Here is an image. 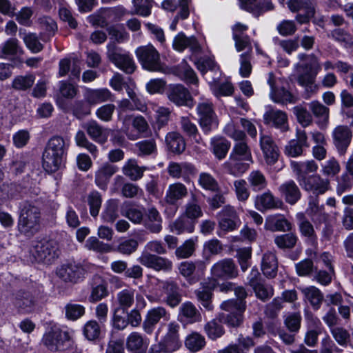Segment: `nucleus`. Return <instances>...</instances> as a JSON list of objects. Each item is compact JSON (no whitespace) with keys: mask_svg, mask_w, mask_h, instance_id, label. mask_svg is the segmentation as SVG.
<instances>
[{"mask_svg":"<svg viewBox=\"0 0 353 353\" xmlns=\"http://www.w3.org/2000/svg\"><path fill=\"white\" fill-rule=\"evenodd\" d=\"M221 77V76L206 77L213 94L216 97L232 95L234 92L233 85L228 81H222Z\"/></svg>","mask_w":353,"mask_h":353,"instance_id":"24","label":"nucleus"},{"mask_svg":"<svg viewBox=\"0 0 353 353\" xmlns=\"http://www.w3.org/2000/svg\"><path fill=\"white\" fill-rule=\"evenodd\" d=\"M85 101L90 105H97L113 101V94L108 88L92 89L86 88L83 93Z\"/></svg>","mask_w":353,"mask_h":353,"instance_id":"29","label":"nucleus"},{"mask_svg":"<svg viewBox=\"0 0 353 353\" xmlns=\"http://www.w3.org/2000/svg\"><path fill=\"white\" fill-rule=\"evenodd\" d=\"M158 286L161 288L165 296L163 300L170 307H174L181 301V295L178 285L173 281H159Z\"/></svg>","mask_w":353,"mask_h":353,"instance_id":"20","label":"nucleus"},{"mask_svg":"<svg viewBox=\"0 0 353 353\" xmlns=\"http://www.w3.org/2000/svg\"><path fill=\"white\" fill-rule=\"evenodd\" d=\"M309 57L310 60L307 63L294 65L295 79L298 84L304 88L305 93L308 97L318 90V85L315 81L317 74L321 70L319 59L314 54H311Z\"/></svg>","mask_w":353,"mask_h":353,"instance_id":"2","label":"nucleus"},{"mask_svg":"<svg viewBox=\"0 0 353 353\" xmlns=\"http://www.w3.org/2000/svg\"><path fill=\"white\" fill-rule=\"evenodd\" d=\"M219 214V227L224 232L234 230L241 223L236 211L232 206H225Z\"/></svg>","mask_w":353,"mask_h":353,"instance_id":"18","label":"nucleus"},{"mask_svg":"<svg viewBox=\"0 0 353 353\" xmlns=\"http://www.w3.org/2000/svg\"><path fill=\"white\" fill-rule=\"evenodd\" d=\"M14 306L21 313H30L35 310L36 304L32 295L26 292H19L13 300Z\"/></svg>","mask_w":353,"mask_h":353,"instance_id":"35","label":"nucleus"},{"mask_svg":"<svg viewBox=\"0 0 353 353\" xmlns=\"http://www.w3.org/2000/svg\"><path fill=\"white\" fill-rule=\"evenodd\" d=\"M303 189L312 192L317 196L325 193L330 188V182L327 179L321 178L319 175H313L305 179L301 184Z\"/></svg>","mask_w":353,"mask_h":353,"instance_id":"27","label":"nucleus"},{"mask_svg":"<svg viewBox=\"0 0 353 353\" xmlns=\"http://www.w3.org/2000/svg\"><path fill=\"white\" fill-rule=\"evenodd\" d=\"M277 259L273 252H268L263 254L261 261V270L267 277L273 278L277 272Z\"/></svg>","mask_w":353,"mask_h":353,"instance_id":"46","label":"nucleus"},{"mask_svg":"<svg viewBox=\"0 0 353 353\" xmlns=\"http://www.w3.org/2000/svg\"><path fill=\"white\" fill-rule=\"evenodd\" d=\"M260 147L268 165H274L279 156V148L272 137L267 134H260Z\"/></svg>","mask_w":353,"mask_h":353,"instance_id":"21","label":"nucleus"},{"mask_svg":"<svg viewBox=\"0 0 353 353\" xmlns=\"http://www.w3.org/2000/svg\"><path fill=\"white\" fill-rule=\"evenodd\" d=\"M188 191L186 186L180 182L169 185L165 196L166 203L175 205L188 196Z\"/></svg>","mask_w":353,"mask_h":353,"instance_id":"36","label":"nucleus"},{"mask_svg":"<svg viewBox=\"0 0 353 353\" xmlns=\"http://www.w3.org/2000/svg\"><path fill=\"white\" fill-rule=\"evenodd\" d=\"M165 143L168 149L174 153L180 154L185 149V143L183 137L176 132L167 134Z\"/></svg>","mask_w":353,"mask_h":353,"instance_id":"50","label":"nucleus"},{"mask_svg":"<svg viewBox=\"0 0 353 353\" xmlns=\"http://www.w3.org/2000/svg\"><path fill=\"white\" fill-rule=\"evenodd\" d=\"M68 147L69 141L65 140L61 137L54 136L48 141L45 150L66 156Z\"/></svg>","mask_w":353,"mask_h":353,"instance_id":"54","label":"nucleus"},{"mask_svg":"<svg viewBox=\"0 0 353 353\" xmlns=\"http://www.w3.org/2000/svg\"><path fill=\"white\" fill-rule=\"evenodd\" d=\"M107 48L108 59L118 68L127 74H132L134 72L136 64L132 57L128 52L111 43L108 44Z\"/></svg>","mask_w":353,"mask_h":353,"instance_id":"7","label":"nucleus"},{"mask_svg":"<svg viewBox=\"0 0 353 353\" xmlns=\"http://www.w3.org/2000/svg\"><path fill=\"white\" fill-rule=\"evenodd\" d=\"M135 54L143 69L150 72H167V67L161 63L160 54L153 46L139 47L135 50Z\"/></svg>","mask_w":353,"mask_h":353,"instance_id":"5","label":"nucleus"},{"mask_svg":"<svg viewBox=\"0 0 353 353\" xmlns=\"http://www.w3.org/2000/svg\"><path fill=\"white\" fill-rule=\"evenodd\" d=\"M204 330L208 338L212 340H216L221 337L225 333L223 325L217 319H212L208 322L204 327Z\"/></svg>","mask_w":353,"mask_h":353,"instance_id":"61","label":"nucleus"},{"mask_svg":"<svg viewBox=\"0 0 353 353\" xmlns=\"http://www.w3.org/2000/svg\"><path fill=\"white\" fill-rule=\"evenodd\" d=\"M221 308L229 312L225 322L232 327L239 326L242 321V315L245 310V301L229 299L221 304Z\"/></svg>","mask_w":353,"mask_h":353,"instance_id":"9","label":"nucleus"},{"mask_svg":"<svg viewBox=\"0 0 353 353\" xmlns=\"http://www.w3.org/2000/svg\"><path fill=\"white\" fill-rule=\"evenodd\" d=\"M179 319L186 323H194L201 321L200 312L190 301L183 303L179 308Z\"/></svg>","mask_w":353,"mask_h":353,"instance_id":"37","label":"nucleus"},{"mask_svg":"<svg viewBox=\"0 0 353 353\" xmlns=\"http://www.w3.org/2000/svg\"><path fill=\"white\" fill-rule=\"evenodd\" d=\"M212 279H232L238 274L236 267L230 259H224L214 263L210 270Z\"/></svg>","mask_w":353,"mask_h":353,"instance_id":"15","label":"nucleus"},{"mask_svg":"<svg viewBox=\"0 0 353 353\" xmlns=\"http://www.w3.org/2000/svg\"><path fill=\"white\" fill-rule=\"evenodd\" d=\"M352 132L347 125H337L332 132V143L340 156L346 153L350 145Z\"/></svg>","mask_w":353,"mask_h":353,"instance_id":"11","label":"nucleus"},{"mask_svg":"<svg viewBox=\"0 0 353 353\" xmlns=\"http://www.w3.org/2000/svg\"><path fill=\"white\" fill-rule=\"evenodd\" d=\"M170 317V314L165 307L162 306L152 307L146 313L143 322V330L145 333L150 334L154 331L155 325L161 319L168 321Z\"/></svg>","mask_w":353,"mask_h":353,"instance_id":"13","label":"nucleus"},{"mask_svg":"<svg viewBox=\"0 0 353 353\" xmlns=\"http://www.w3.org/2000/svg\"><path fill=\"white\" fill-rule=\"evenodd\" d=\"M119 216L118 202L110 199L105 204L104 210L101 213V219L105 223H113Z\"/></svg>","mask_w":353,"mask_h":353,"instance_id":"57","label":"nucleus"},{"mask_svg":"<svg viewBox=\"0 0 353 353\" xmlns=\"http://www.w3.org/2000/svg\"><path fill=\"white\" fill-rule=\"evenodd\" d=\"M345 171L349 174L341 176V181L337 188V193L341 194L350 189L353 185V153L348 157L345 163Z\"/></svg>","mask_w":353,"mask_h":353,"instance_id":"45","label":"nucleus"},{"mask_svg":"<svg viewBox=\"0 0 353 353\" xmlns=\"http://www.w3.org/2000/svg\"><path fill=\"white\" fill-rule=\"evenodd\" d=\"M57 274L65 282L76 283L85 277V270L80 264L68 263L59 268L57 270Z\"/></svg>","mask_w":353,"mask_h":353,"instance_id":"14","label":"nucleus"},{"mask_svg":"<svg viewBox=\"0 0 353 353\" xmlns=\"http://www.w3.org/2000/svg\"><path fill=\"white\" fill-rule=\"evenodd\" d=\"M233 190L239 201L245 203L250 198V191L245 180H235L233 183Z\"/></svg>","mask_w":353,"mask_h":353,"instance_id":"59","label":"nucleus"},{"mask_svg":"<svg viewBox=\"0 0 353 353\" xmlns=\"http://www.w3.org/2000/svg\"><path fill=\"white\" fill-rule=\"evenodd\" d=\"M147 169L145 166H139L135 159H130L125 163L122 171L123 174L132 181H138L143 177V173Z\"/></svg>","mask_w":353,"mask_h":353,"instance_id":"42","label":"nucleus"},{"mask_svg":"<svg viewBox=\"0 0 353 353\" xmlns=\"http://www.w3.org/2000/svg\"><path fill=\"white\" fill-rule=\"evenodd\" d=\"M74 330L66 326L54 327L43 337V344L51 351H66L75 347Z\"/></svg>","mask_w":353,"mask_h":353,"instance_id":"3","label":"nucleus"},{"mask_svg":"<svg viewBox=\"0 0 353 353\" xmlns=\"http://www.w3.org/2000/svg\"><path fill=\"white\" fill-rule=\"evenodd\" d=\"M185 347L192 352H197L205 345L203 336L197 332H192L186 336Z\"/></svg>","mask_w":353,"mask_h":353,"instance_id":"60","label":"nucleus"},{"mask_svg":"<svg viewBox=\"0 0 353 353\" xmlns=\"http://www.w3.org/2000/svg\"><path fill=\"white\" fill-rule=\"evenodd\" d=\"M301 292L305 300L308 301L314 309L318 310L320 307L323 296L319 289L315 286H308L301 288Z\"/></svg>","mask_w":353,"mask_h":353,"instance_id":"49","label":"nucleus"},{"mask_svg":"<svg viewBox=\"0 0 353 353\" xmlns=\"http://www.w3.org/2000/svg\"><path fill=\"white\" fill-rule=\"evenodd\" d=\"M309 108L313 114L319 119L318 125L320 128H327L329 121V108L318 101H313L309 103Z\"/></svg>","mask_w":353,"mask_h":353,"instance_id":"43","label":"nucleus"},{"mask_svg":"<svg viewBox=\"0 0 353 353\" xmlns=\"http://www.w3.org/2000/svg\"><path fill=\"white\" fill-rule=\"evenodd\" d=\"M117 168L110 163L101 165L95 173V183L102 190H105L112 176L116 173Z\"/></svg>","mask_w":353,"mask_h":353,"instance_id":"39","label":"nucleus"},{"mask_svg":"<svg viewBox=\"0 0 353 353\" xmlns=\"http://www.w3.org/2000/svg\"><path fill=\"white\" fill-rule=\"evenodd\" d=\"M248 183L253 192H261L268 186V180L260 170H252L248 176Z\"/></svg>","mask_w":353,"mask_h":353,"instance_id":"51","label":"nucleus"},{"mask_svg":"<svg viewBox=\"0 0 353 353\" xmlns=\"http://www.w3.org/2000/svg\"><path fill=\"white\" fill-rule=\"evenodd\" d=\"M171 230L177 234L184 232L192 233L194 230V223L185 216H181L170 225Z\"/></svg>","mask_w":353,"mask_h":353,"instance_id":"55","label":"nucleus"},{"mask_svg":"<svg viewBox=\"0 0 353 353\" xmlns=\"http://www.w3.org/2000/svg\"><path fill=\"white\" fill-rule=\"evenodd\" d=\"M103 326L95 320L88 321L83 326V335L89 341L97 340L100 337Z\"/></svg>","mask_w":353,"mask_h":353,"instance_id":"56","label":"nucleus"},{"mask_svg":"<svg viewBox=\"0 0 353 353\" xmlns=\"http://www.w3.org/2000/svg\"><path fill=\"white\" fill-rule=\"evenodd\" d=\"M165 254L167 250L163 243L157 240L148 242L137 261L143 265L152 268L156 271H170L172 268V262L167 258L152 254Z\"/></svg>","mask_w":353,"mask_h":353,"instance_id":"1","label":"nucleus"},{"mask_svg":"<svg viewBox=\"0 0 353 353\" xmlns=\"http://www.w3.org/2000/svg\"><path fill=\"white\" fill-rule=\"evenodd\" d=\"M298 221V228L301 237L305 243L312 247L318 244V236L314 225L310 221L303 212H299L296 214Z\"/></svg>","mask_w":353,"mask_h":353,"instance_id":"12","label":"nucleus"},{"mask_svg":"<svg viewBox=\"0 0 353 353\" xmlns=\"http://www.w3.org/2000/svg\"><path fill=\"white\" fill-rule=\"evenodd\" d=\"M19 36L23 40L26 47L34 53H37L43 49L37 35L33 33H26L19 31Z\"/></svg>","mask_w":353,"mask_h":353,"instance_id":"62","label":"nucleus"},{"mask_svg":"<svg viewBox=\"0 0 353 353\" xmlns=\"http://www.w3.org/2000/svg\"><path fill=\"white\" fill-rule=\"evenodd\" d=\"M172 47L179 52H183L187 48H189L192 52H199L201 50V46L194 37H188L182 32L174 37Z\"/></svg>","mask_w":353,"mask_h":353,"instance_id":"30","label":"nucleus"},{"mask_svg":"<svg viewBox=\"0 0 353 353\" xmlns=\"http://www.w3.org/2000/svg\"><path fill=\"white\" fill-rule=\"evenodd\" d=\"M123 131L131 140L139 138V134L145 132L148 129V124L142 116H125L123 119Z\"/></svg>","mask_w":353,"mask_h":353,"instance_id":"10","label":"nucleus"},{"mask_svg":"<svg viewBox=\"0 0 353 353\" xmlns=\"http://www.w3.org/2000/svg\"><path fill=\"white\" fill-rule=\"evenodd\" d=\"M205 268L206 265L202 261H183L179 264V271L183 276L187 279H191L196 271L203 272Z\"/></svg>","mask_w":353,"mask_h":353,"instance_id":"47","label":"nucleus"},{"mask_svg":"<svg viewBox=\"0 0 353 353\" xmlns=\"http://www.w3.org/2000/svg\"><path fill=\"white\" fill-rule=\"evenodd\" d=\"M200 125L203 131L208 134L218 128L219 122L213 110V105L208 99L200 102L196 107Z\"/></svg>","mask_w":353,"mask_h":353,"instance_id":"8","label":"nucleus"},{"mask_svg":"<svg viewBox=\"0 0 353 353\" xmlns=\"http://www.w3.org/2000/svg\"><path fill=\"white\" fill-rule=\"evenodd\" d=\"M230 155L241 160L252 162L251 150L245 139L236 142Z\"/></svg>","mask_w":353,"mask_h":353,"instance_id":"53","label":"nucleus"},{"mask_svg":"<svg viewBox=\"0 0 353 353\" xmlns=\"http://www.w3.org/2000/svg\"><path fill=\"white\" fill-rule=\"evenodd\" d=\"M243 161L230 155L228 160L223 164V168L227 173L234 176H239L248 169V165L243 163Z\"/></svg>","mask_w":353,"mask_h":353,"instance_id":"41","label":"nucleus"},{"mask_svg":"<svg viewBox=\"0 0 353 353\" xmlns=\"http://www.w3.org/2000/svg\"><path fill=\"white\" fill-rule=\"evenodd\" d=\"M40 212L38 208L26 202L21 209L18 228L21 233L30 236L39 228Z\"/></svg>","mask_w":353,"mask_h":353,"instance_id":"6","label":"nucleus"},{"mask_svg":"<svg viewBox=\"0 0 353 353\" xmlns=\"http://www.w3.org/2000/svg\"><path fill=\"white\" fill-rule=\"evenodd\" d=\"M268 83L270 87V97L274 103L286 105L296 102L297 97L289 90L284 88H276L274 85V77L272 73H269Z\"/></svg>","mask_w":353,"mask_h":353,"instance_id":"17","label":"nucleus"},{"mask_svg":"<svg viewBox=\"0 0 353 353\" xmlns=\"http://www.w3.org/2000/svg\"><path fill=\"white\" fill-rule=\"evenodd\" d=\"M263 119L266 124L281 132H286L289 129L288 115L281 110L270 108L265 112Z\"/></svg>","mask_w":353,"mask_h":353,"instance_id":"19","label":"nucleus"},{"mask_svg":"<svg viewBox=\"0 0 353 353\" xmlns=\"http://www.w3.org/2000/svg\"><path fill=\"white\" fill-rule=\"evenodd\" d=\"M304 214H307L314 223L316 228H317L318 223L325 221L328 216L324 211V206L319 205L317 196L310 197L308 206Z\"/></svg>","mask_w":353,"mask_h":353,"instance_id":"33","label":"nucleus"},{"mask_svg":"<svg viewBox=\"0 0 353 353\" xmlns=\"http://www.w3.org/2000/svg\"><path fill=\"white\" fill-rule=\"evenodd\" d=\"M282 205V201L275 197L270 190L258 194L254 199V207L261 212L277 209Z\"/></svg>","mask_w":353,"mask_h":353,"instance_id":"25","label":"nucleus"},{"mask_svg":"<svg viewBox=\"0 0 353 353\" xmlns=\"http://www.w3.org/2000/svg\"><path fill=\"white\" fill-rule=\"evenodd\" d=\"M168 96L169 99L177 105H192L190 94L182 85L178 84L171 86Z\"/></svg>","mask_w":353,"mask_h":353,"instance_id":"32","label":"nucleus"},{"mask_svg":"<svg viewBox=\"0 0 353 353\" xmlns=\"http://www.w3.org/2000/svg\"><path fill=\"white\" fill-rule=\"evenodd\" d=\"M139 157H145L157 152V145L154 139L139 141L135 144Z\"/></svg>","mask_w":353,"mask_h":353,"instance_id":"64","label":"nucleus"},{"mask_svg":"<svg viewBox=\"0 0 353 353\" xmlns=\"http://www.w3.org/2000/svg\"><path fill=\"white\" fill-rule=\"evenodd\" d=\"M298 241L297 235L292 232L277 235L274 238V243L283 250L293 248Z\"/></svg>","mask_w":353,"mask_h":353,"instance_id":"58","label":"nucleus"},{"mask_svg":"<svg viewBox=\"0 0 353 353\" xmlns=\"http://www.w3.org/2000/svg\"><path fill=\"white\" fill-rule=\"evenodd\" d=\"M135 298L137 300V307L140 308L144 307L145 301L143 297L139 294H136V290L131 288H125L119 292L117 294L116 301L119 307L124 311L132 306Z\"/></svg>","mask_w":353,"mask_h":353,"instance_id":"16","label":"nucleus"},{"mask_svg":"<svg viewBox=\"0 0 353 353\" xmlns=\"http://www.w3.org/2000/svg\"><path fill=\"white\" fill-rule=\"evenodd\" d=\"M210 143L214 154L220 160L226 157L231 145L228 140L219 136L212 137Z\"/></svg>","mask_w":353,"mask_h":353,"instance_id":"48","label":"nucleus"},{"mask_svg":"<svg viewBox=\"0 0 353 353\" xmlns=\"http://www.w3.org/2000/svg\"><path fill=\"white\" fill-rule=\"evenodd\" d=\"M83 127L94 141L99 143H103L107 141L109 136L108 130L103 128L96 121H90L85 123Z\"/></svg>","mask_w":353,"mask_h":353,"instance_id":"38","label":"nucleus"},{"mask_svg":"<svg viewBox=\"0 0 353 353\" xmlns=\"http://www.w3.org/2000/svg\"><path fill=\"white\" fill-rule=\"evenodd\" d=\"M279 192L286 203L290 205L296 203L301 197V192L293 180L283 183L278 188Z\"/></svg>","mask_w":353,"mask_h":353,"instance_id":"26","label":"nucleus"},{"mask_svg":"<svg viewBox=\"0 0 353 353\" xmlns=\"http://www.w3.org/2000/svg\"><path fill=\"white\" fill-rule=\"evenodd\" d=\"M59 255L58 244L53 240L37 242L30 250L28 261L51 263Z\"/></svg>","mask_w":353,"mask_h":353,"instance_id":"4","label":"nucleus"},{"mask_svg":"<svg viewBox=\"0 0 353 353\" xmlns=\"http://www.w3.org/2000/svg\"><path fill=\"white\" fill-rule=\"evenodd\" d=\"M216 286V281L209 279L201 283V286L195 291V294L203 307L210 311L213 309L211 303L212 292Z\"/></svg>","mask_w":353,"mask_h":353,"instance_id":"34","label":"nucleus"},{"mask_svg":"<svg viewBox=\"0 0 353 353\" xmlns=\"http://www.w3.org/2000/svg\"><path fill=\"white\" fill-rule=\"evenodd\" d=\"M81 71V62L76 58H65L59 63V77H65L70 73V78H79Z\"/></svg>","mask_w":353,"mask_h":353,"instance_id":"31","label":"nucleus"},{"mask_svg":"<svg viewBox=\"0 0 353 353\" xmlns=\"http://www.w3.org/2000/svg\"><path fill=\"white\" fill-rule=\"evenodd\" d=\"M162 218L157 209L151 208L144 220L145 227L152 233H159L162 230Z\"/></svg>","mask_w":353,"mask_h":353,"instance_id":"44","label":"nucleus"},{"mask_svg":"<svg viewBox=\"0 0 353 353\" xmlns=\"http://www.w3.org/2000/svg\"><path fill=\"white\" fill-rule=\"evenodd\" d=\"M65 159V155L45 150L43 153L42 165L46 172H54L64 165Z\"/></svg>","mask_w":353,"mask_h":353,"instance_id":"23","label":"nucleus"},{"mask_svg":"<svg viewBox=\"0 0 353 353\" xmlns=\"http://www.w3.org/2000/svg\"><path fill=\"white\" fill-rule=\"evenodd\" d=\"M196 65L205 79L207 77L221 76L219 68L212 58H201L197 60Z\"/></svg>","mask_w":353,"mask_h":353,"instance_id":"40","label":"nucleus"},{"mask_svg":"<svg viewBox=\"0 0 353 353\" xmlns=\"http://www.w3.org/2000/svg\"><path fill=\"white\" fill-rule=\"evenodd\" d=\"M265 228L271 230L289 231L291 230V223L281 214L270 216L268 218Z\"/></svg>","mask_w":353,"mask_h":353,"instance_id":"52","label":"nucleus"},{"mask_svg":"<svg viewBox=\"0 0 353 353\" xmlns=\"http://www.w3.org/2000/svg\"><path fill=\"white\" fill-rule=\"evenodd\" d=\"M307 136L304 130L296 131V139L290 141L285 148V154L290 157H296L302 154L303 148H308Z\"/></svg>","mask_w":353,"mask_h":353,"instance_id":"22","label":"nucleus"},{"mask_svg":"<svg viewBox=\"0 0 353 353\" xmlns=\"http://www.w3.org/2000/svg\"><path fill=\"white\" fill-rule=\"evenodd\" d=\"M196 239L191 238L186 240L175 250V255L179 259H186L192 255L195 250Z\"/></svg>","mask_w":353,"mask_h":353,"instance_id":"63","label":"nucleus"},{"mask_svg":"<svg viewBox=\"0 0 353 353\" xmlns=\"http://www.w3.org/2000/svg\"><path fill=\"white\" fill-rule=\"evenodd\" d=\"M150 340L138 332H132L126 338V348L133 353H145Z\"/></svg>","mask_w":353,"mask_h":353,"instance_id":"28","label":"nucleus"}]
</instances>
